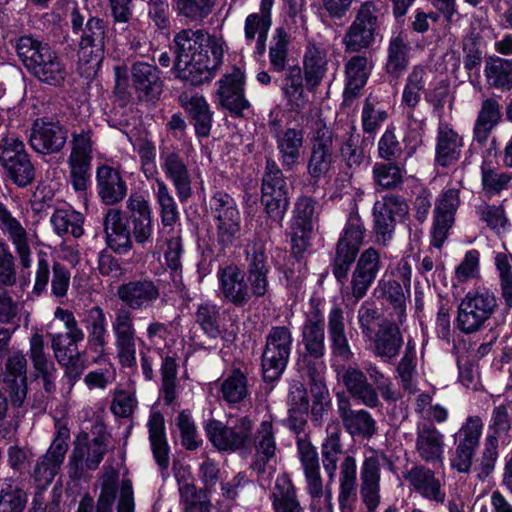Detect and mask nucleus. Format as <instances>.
Masks as SVG:
<instances>
[{
  "label": "nucleus",
  "instance_id": "49",
  "mask_svg": "<svg viewBox=\"0 0 512 512\" xmlns=\"http://www.w3.org/2000/svg\"><path fill=\"white\" fill-rule=\"evenodd\" d=\"M427 70L422 65H415L406 77L402 92V103L415 108L421 100L425 89Z\"/></svg>",
  "mask_w": 512,
  "mask_h": 512
},
{
  "label": "nucleus",
  "instance_id": "32",
  "mask_svg": "<svg viewBox=\"0 0 512 512\" xmlns=\"http://www.w3.org/2000/svg\"><path fill=\"white\" fill-rule=\"evenodd\" d=\"M341 379L350 395L369 408L379 406V396L376 389L368 382L364 372L358 368L349 367L342 375Z\"/></svg>",
  "mask_w": 512,
  "mask_h": 512
},
{
  "label": "nucleus",
  "instance_id": "36",
  "mask_svg": "<svg viewBox=\"0 0 512 512\" xmlns=\"http://www.w3.org/2000/svg\"><path fill=\"white\" fill-rule=\"evenodd\" d=\"M332 163V132L323 127L317 130L308 170L313 177L324 175Z\"/></svg>",
  "mask_w": 512,
  "mask_h": 512
},
{
  "label": "nucleus",
  "instance_id": "27",
  "mask_svg": "<svg viewBox=\"0 0 512 512\" xmlns=\"http://www.w3.org/2000/svg\"><path fill=\"white\" fill-rule=\"evenodd\" d=\"M118 488L119 473L113 468L106 469L101 477V489L96 504L89 494H85L76 512H93L94 507L95 512H112Z\"/></svg>",
  "mask_w": 512,
  "mask_h": 512
},
{
  "label": "nucleus",
  "instance_id": "13",
  "mask_svg": "<svg viewBox=\"0 0 512 512\" xmlns=\"http://www.w3.org/2000/svg\"><path fill=\"white\" fill-rule=\"evenodd\" d=\"M288 359V329L274 327L267 336L262 354V373L265 381L279 379L285 370Z\"/></svg>",
  "mask_w": 512,
  "mask_h": 512
},
{
  "label": "nucleus",
  "instance_id": "19",
  "mask_svg": "<svg viewBox=\"0 0 512 512\" xmlns=\"http://www.w3.org/2000/svg\"><path fill=\"white\" fill-rule=\"evenodd\" d=\"M445 435L431 423H418L416 426L415 453L429 464H442L445 455Z\"/></svg>",
  "mask_w": 512,
  "mask_h": 512
},
{
  "label": "nucleus",
  "instance_id": "40",
  "mask_svg": "<svg viewBox=\"0 0 512 512\" xmlns=\"http://www.w3.org/2000/svg\"><path fill=\"white\" fill-rule=\"evenodd\" d=\"M411 46L402 34L391 37L385 63L386 72L398 78L407 69L410 62Z\"/></svg>",
  "mask_w": 512,
  "mask_h": 512
},
{
  "label": "nucleus",
  "instance_id": "61",
  "mask_svg": "<svg viewBox=\"0 0 512 512\" xmlns=\"http://www.w3.org/2000/svg\"><path fill=\"white\" fill-rule=\"evenodd\" d=\"M498 459V440L494 436H486L481 456L474 468L477 478L480 480L490 476Z\"/></svg>",
  "mask_w": 512,
  "mask_h": 512
},
{
  "label": "nucleus",
  "instance_id": "14",
  "mask_svg": "<svg viewBox=\"0 0 512 512\" xmlns=\"http://www.w3.org/2000/svg\"><path fill=\"white\" fill-rule=\"evenodd\" d=\"M315 205V201L310 197H302L295 203L294 222L290 231V249L298 261L303 257L309 244Z\"/></svg>",
  "mask_w": 512,
  "mask_h": 512
},
{
  "label": "nucleus",
  "instance_id": "64",
  "mask_svg": "<svg viewBox=\"0 0 512 512\" xmlns=\"http://www.w3.org/2000/svg\"><path fill=\"white\" fill-rule=\"evenodd\" d=\"M496 268L499 272L501 295L505 304L512 307V270L511 256L506 252H497L494 257Z\"/></svg>",
  "mask_w": 512,
  "mask_h": 512
},
{
  "label": "nucleus",
  "instance_id": "11",
  "mask_svg": "<svg viewBox=\"0 0 512 512\" xmlns=\"http://www.w3.org/2000/svg\"><path fill=\"white\" fill-rule=\"evenodd\" d=\"M261 201L269 217L282 226L288 207L286 182L283 173L270 161H267V172L263 178Z\"/></svg>",
  "mask_w": 512,
  "mask_h": 512
},
{
  "label": "nucleus",
  "instance_id": "50",
  "mask_svg": "<svg viewBox=\"0 0 512 512\" xmlns=\"http://www.w3.org/2000/svg\"><path fill=\"white\" fill-rule=\"evenodd\" d=\"M27 493L13 484V478L4 479L0 489V512H23L27 504Z\"/></svg>",
  "mask_w": 512,
  "mask_h": 512
},
{
  "label": "nucleus",
  "instance_id": "39",
  "mask_svg": "<svg viewBox=\"0 0 512 512\" xmlns=\"http://www.w3.org/2000/svg\"><path fill=\"white\" fill-rule=\"evenodd\" d=\"M149 440L153 457L162 471L169 467V445L165 434L164 417L160 412L151 413L148 421Z\"/></svg>",
  "mask_w": 512,
  "mask_h": 512
},
{
  "label": "nucleus",
  "instance_id": "3",
  "mask_svg": "<svg viewBox=\"0 0 512 512\" xmlns=\"http://www.w3.org/2000/svg\"><path fill=\"white\" fill-rule=\"evenodd\" d=\"M497 308V297L489 288L471 289L458 304L456 327L464 334L476 333L493 317Z\"/></svg>",
  "mask_w": 512,
  "mask_h": 512
},
{
  "label": "nucleus",
  "instance_id": "43",
  "mask_svg": "<svg viewBox=\"0 0 512 512\" xmlns=\"http://www.w3.org/2000/svg\"><path fill=\"white\" fill-rule=\"evenodd\" d=\"M195 321L203 333L211 339L223 337L226 331L220 308L215 304H200L195 313Z\"/></svg>",
  "mask_w": 512,
  "mask_h": 512
},
{
  "label": "nucleus",
  "instance_id": "29",
  "mask_svg": "<svg viewBox=\"0 0 512 512\" xmlns=\"http://www.w3.org/2000/svg\"><path fill=\"white\" fill-rule=\"evenodd\" d=\"M131 81L140 100L156 99L162 92V81L156 66L136 62L131 67Z\"/></svg>",
  "mask_w": 512,
  "mask_h": 512
},
{
  "label": "nucleus",
  "instance_id": "7",
  "mask_svg": "<svg viewBox=\"0 0 512 512\" xmlns=\"http://www.w3.org/2000/svg\"><path fill=\"white\" fill-rule=\"evenodd\" d=\"M364 236L363 223L358 215H351L336 247V256L332 263V273L337 282L345 285L350 267L362 244Z\"/></svg>",
  "mask_w": 512,
  "mask_h": 512
},
{
  "label": "nucleus",
  "instance_id": "20",
  "mask_svg": "<svg viewBox=\"0 0 512 512\" xmlns=\"http://www.w3.org/2000/svg\"><path fill=\"white\" fill-rule=\"evenodd\" d=\"M160 167L173 184L178 199L186 202L192 197V175L184 157L176 151H165L160 155Z\"/></svg>",
  "mask_w": 512,
  "mask_h": 512
},
{
  "label": "nucleus",
  "instance_id": "42",
  "mask_svg": "<svg viewBox=\"0 0 512 512\" xmlns=\"http://www.w3.org/2000/svg\"><path fill=\"white\" fill-rule=\"evenodd\" d=\"M256 454L251 468L258 474L265 472L266 464L274 456L276 446L272 433V424L263 421L258 430L255 441Z\"/></svg>",
  "mask_w": 512,
  "mask_h": 512
},
{
  "label": "nucleus",
  "instance_id": "6",
  "mask_svg": "<svg viewBox=\"0 0 512 512\" xmlns=\"http://www.w3.org/2000/svg\"><path fill=\"white\" fill-rule=\"evenodd\" d=\"M107 452V438L100 434L89 439L87 433L79 434L73 442L69 456V476L73 480L84 478L88 471L96 470Z\"/></svg>",
  "mask_w": 512,
  "mask_h": 512
},
{
  "label": "nucleus",
  "instance_id": "33",
  "mask_svg": "<svg viewBox=\"0 0 512 512\" xmlns=\"http://www.w3.org/2000/svg\"><path fill=\"white\" fill-rule=\"evenodd\" d=\"M221 292L225 299L236 306H243L250 300V292L244 273L237 266H227L219 272Z\"/></svg>",
  "mask_w": 512,
  "mask_h": 512
},
{
  "label": "nucleus",
  "instance_id": "47",
  "mask_svg": "<svg viewBox=\"0 0 512 512\" xmlns=\"http://www.w3.org/2000/svg\"><path fill=\"white\" fill-rule=\"evenodd\" d=\"M341 454L342 445L339 428L337 425H329L328 437L322 445V462L330 482L335 479L337 463Z\"/></svg>",
  "mask_w": 512,
  "mask_h": 512
},
{
  "label": "nucleus",
  "instance_id": "16",
  "mask_svg": "<svg viewBox=\"0 0 512 512\" xmlns=\"http://www.w3.org/2000/svg\"><path fill=\"white\" fill-rule=\"evenodd\" d=\"M4 383L13 407H22L28 392L27 359L20 350L12 351L5 362Z\"/></svg>",
  "mask_w": 512,
  "mask_h": 512
},
{
  "label": "nucleus",
  "instance_id": "35",
  "mask_svg": "<svg viewBox=\"0 0 512 512\" xmlns=\"http://www.w3.org/2000/svg\"><path fill=\"white\" fill-rule=\"evenodd\" d=\"M463 139L451 127L441 124L438 128L435 161L442 167L454 165L461 156Z\"/></svg>",
  "mask_w": 512,
  "mask_h": 512
},
{
  "label": "nucleus",
  "instance_id": "9",
  "mask_svg": "<svg viewBox=\"0 0 512 512\" xmlns=\"http://www.w3.org/2000/svg\"><path fill=\"white\" fill-rule=\"evenodd\" d=\"M0 162L8 178L18 187H26L35 179V168L18 139H4L0 146Z\"/></svg>",
  "mask_w": 512,
  "mask_h": 512
},
{
  "label": "nucleus",
  "instance_id": "41",
  "mask_svg": "<svg viewBox=\"0 0 512 512\" xmlns=\"http://www.w3.org/2000/svg\"><path fill=\"white\" fill-rule=\"evenodd\" d=\"M372 64L367 57L353 56L345 65L346 87L345 95L355 97L368 80Z\"/></svg>",
  "mask_w": 512,
  "mask_h": 512
},
{
  "label": "nucleus",
  "instance_id": "54",
  "mask_svg": "<svg viewBox=\"0 0 512 512\" xmlns=\"http://www.w3.org/2000/svg\"><path fill=\"white\" fill-rule=\"evenodd\" d=\"M511 181V173L490 167L485 162L481 165V184L486 195H499L503 190L508 189Z\"/></svg>",
  "mask_w": 512,
  "mask_h": 512
},
{
  "label": "nucleus",
  "instance_id": "62",
  "mask_svg": "<svg viewBox=\"0 0 512 512\" xmlns=\"http://www.w3.org/2000/svg\"><path fill=\"white\" fill-rule=\"evenodd\" d=\"M483 427L484 423L480 416H468L455 434L456 443L478 448Z\"/></svg>",
  "mask_w": 512,
  "mask_h": 512
},
{
  "label": "nucleus",
  "instance_id": "25",
  "mask_svg": "<svg viewBox=\"0 0 512 512\" xmlns=\"http://www.w3.org/2000/svg\"><path fill=\"white\" fill-rule=\"evenodd\" d=\"M360 496L369 512L380 504V457L374 451L366 456L360 472Z\"/></svg>",
  "mask_w": 512,
  "mask_h": 512
},
{
  "label": "nucleus",
  "instance_id": "5",
  "mask_svg": "<svg viewBox=\"0 0 512 512\" xmlns=\"http://www.w3.org/2000/svg\"><path fill=\"white\" fill-rule=\"evenodd\" d=\"M208 209L216 221V240L222 249L232 247L241 238V214L235 199L224 191H216Z\"/></svg>",
  "mask_w": 512,
  "mask_h": 512
},
{
  "label": "nucleus",
  "instance_id": "51",
  "mask_svg": "<svg viewBox=\"0 0 512 512\" xmlns=\"http://www.w3.org/2000/svg\"><path fill=\"white\" fill-rule=\"evenodd\" d=\"M178 365L176 359L172 356L163 358L160 373H161V387L160 394L166 405H172L178 392L177 382Z\"/></svg>",
  "mask_w": 512,
  "mask_h": 512
},
{
  "label": "nucleus",
  "instance_id": "52",
  "mask_svg": "<svg viewBox=\"0 0 512 512\" xmlns=\"http://www.w3.org/2000/svg\"><path fill=\"white\" fill-rule=\"evenodd\" d=\"M156 184L155 198L160 207L161 222L165 227L172 226L179 220L178 206L166 183L157 179Z\"/></svg>",
  "mask_w": 512,
  "mask_h": 512
},
{
  "label": "nucleus",
  "instance_id": "46",
  "mask_svg": "<svg viewBox=\"0 0 512 512\" xmlns=\"http://www.w3.org/2000/svg\"><path fill=\"white\" fill-rule=\"evenodd\" d=\"M402 343L399 328L391 323L384 324L376 335L375 353L381 358H394L399 353Z\"/></svg>",
  "mask_w": 512,
  "mask_h": 512
},
{
  "label": "nucleus",
  "instance_id": "22",
  "mask_svg": "<svg viewBox=\"0 0 512 512\" xmlns=\"http://www.w3.org/2000/svg\"><path fill=\"white\" fill-rule=\"evenodd\" d=\"M460 204L459 190H445L437 199L434 209L432 244L441 247L449 229L454 223V216Z\"/></svg>",
  "mask_w": 512,
  "mask_h": 512
},
{
  "label": "nucleus",
  "instance_id": "58",
  "mask_svg": "<svg viewBox=\"0 0 512 512\" xmlns=\"http://www.w3.org/2000/svg\"><path fill=\"white\" fill-rule=\"evenodd\" d=\"M405 170L392 163H375L372 174L374 183L381 189H392L403 182Z\"/></svg>",
  "mask_w": 512,
  "mask_h": 512
},
{
  "label": "nucleus",
  "instance_id": "53",
  "mask_svg": "<svg viewBox=\"0 0 512 512\" xmlns=\"http://www.w3.org/2000/svg\"><path fill=\"white\" fill-rule=\"evenodd\" d=\"M388 113L374 97H367L361 112L362 129L366 134H375L387 120Z\"/></svg>",
  "mask_w": 512,
  "mask_h": 512
},
{
  "label": "nucleus",
  "instance_id": "17",
  "mask_svg": "<svg viewBox=\"0 0 512 512\" xmlns=\"http://www.w3.org/2000/svg\"><path fill=\"white\" fill-rule=\"evenodd\" d=\"M160 295V287L151 279L130 280L117 289L118 298L130 311L153 307Z\"/></svg>",
  "mask_w": 512,
  "mask_h": 512
},
{
  "label": "nucleus",
  "instance_id": "30",
  "mask_svg": "<svg viewBox=\"0 0 512 512\" xmlns=\"http://www.w3.org/2000/svg\"><path fill=\"white\" fill-rule=\"evenodd\" d=\"M405 479L423 498L436 503L445 501L446 493L442 483L431 469L415 465L405 474Z\"/></svg>",
  "mask_w": 512,
  "mask_h": 512
},
{
  "label": "nucleus",
  "instance_id": "10",
  "mask_svg": "<svg viewBox=\"0 0 512 512\" xmlns=\"http://www.w3.org/2000/svg\"><path fill=\"white\" fill-rule=\"evenodd\" d=\"M112 332L118 363L123 368L135 367L137 335L134 317L130 310L120 308L116 311L112 320Z\"/></svg>",
  "mask_w": 512,
  "mask_h": 512
},
{
  "label": "nucleus",
  "instance_id": "37",
  "mask_svg": "<svg viewBox=\"0 0 512 512\" xmlns=\"http://www.w3.org/2000/svg\"><path fill=\"white\" fill-rule=\"evenodd\" d=\"M180 102L193 123L196 134L207 137L211 130L213 114L206 99L199 95H182Z\"/></svg>",
  "mask_w": 512,
  "mask_h": 512
},
{
  "label": "nucleus",
  "instance_id": "18",
  "mask_svg": "<svg viewBox=\"0 0 512 512\" xmlns=\"http://www.w3.org/2000/svg\"><path fill=\"white\" fill-rule=\"evenodd\" d=\"M374 11L375 7L371 2H366L359 8L354 22L344 37V44L348 51L357 52L372 43L377 22Z\"/></svg>",
  "mask_w": 512,
  "mask_h": 512
},
{
  "label": "nucleus",
  "instance_id": "60",
  "mask_svg": "<svg viewBox=\"0 0 512 512\" xmlns=\"http://www.w3.org/2000/svg\"><path fill=\"white\" fill-rule=\"evenodd\" d=\"M374 296L387 300L399 314L405 311V294L401 284L396 280H380L374 289Z\"/></svg>",
  "mask_w": 512,
  "mask_h": 512
},
{
  "label": "nucleus",
  "instance_id": "1",
  "mask_svg": "<svg viewBox=\"0 0 512 512\" xmlns=\"http://www.w3.org/2000/svg\"><path fill=\"white\" fill-rule=\"evenodd\" d=\"M176 77L190 85L213 78L222 64L226 44L222 37L203 30L183 29L174 36Z\"/></svg>",
  "mask_w": 512,
  "mask_h": 512
},
{
  "label": "nucleus",
  "instance_id": "23",
  "mask_svg": "<svg viewBox=\"0 0 512 512\" xmlns=\"http://www.w3.org/2000/svg\"><path fill=\"white\" fill-rule=\"evenodd\" d=\"M103 226L107 244L114 252L126 254L132 249L129 217H125L120 209H108L103 219Z\"/></svg>",
  "mask_w": 512,
  "mask_h": 512
},
{
  "label": "nucleus",
  "instance_id": "4",
  "mask_svg": "<svg viewBox=\"0 0 512 512\" xmlns=\"http://www.w3.org/2000/svg\"><path fill=\"white\" fill-rule=\"evenodd\" d=\"M69 20L72 32L78 36L81 52L87 53L91 60L100 61L104 56L107 39V26L102 18L92 16L86 8L74 5Z\"/></svg>",
  "mask_w": 512,
  "mask_h": 512
},
{
  "label": "nucleus",
  "instance_id": "56",
  "mask_svg": "<svg viewBox=\"0 0 512 512\" xmlns=\"http://www.w3.org/2000/svg\"><path fill=\"white\" fill-rule=\"evenodd\" d=\"M178 16L193 22L202 21L212 11L214 0H172Z\"/></svg>",
  "mask_w": 512,
  "mask_h": 512
},
{
  "label": "nucleus",
  "instance_id": "12",
  "mask_svg": "<svg viewBox=\"0 0 512 512\" xmlns=\"http://www.w3.org/2000/svg\"><path fill=\"white\" fill-rule=\"evenodd\" d=\"M409 207L405 199L394 194L386 195L373 206L374 231L379 242L391 238L397 221L408 215Z\"/></svg>",
  "mask_w": 512,
  "mask_h": 512
},
{
  "label": "nucleus",
  "instance_id": "63",
  "mask_svg": "<svg viewBox=\"0 0 512 512\" xmlns=\"http://www.w3.org/2000/svg\"><path fill=\"white\" fill-rule=\"evenodd\" d=\"M304 472L307 480V489L313 499L312 506L315 507L316 503L323 497L324 508L321 512H332V495L329 491L323 494V484L319 472V465L305 468Z\"/></svg>",
  "mask_w": 512,
  "mask_h": 512
},
{
  "label": "nucleus",
  "instance_id": "45",
  "mask_svg": "<svg viewBox=\"0 0 512 512\" xmlns=\"http://www.w3.org/2000/svg\"><path fill=\"white\" fill-rule=\"evenodd\" d=\"M304 73L309 86H317L326 72V51L317 45H308L304 55Z\"/></svg>",
  "mask_w": 512,
  "mask_h": 512
},
{
  "label": "nucleus",
  "instance_id": "57",
  "mask_svg": "<svg viewBox=\"0 0 512 512\" xmlns=\"http://www.w3.org/2000/svg\"><path fill=\"white\" fill-rule=\"evenodd\" d=\"M397 375L403 389L409 392L416 389V349L411 342L407 343L404 355L397 366Z\"/></svg>",
  "mask_w": 512,
  "mask_h": 512
},
{
  "label": "nucleus",
  "instance_id": "24",
  "mask_svg": "<svg viewBox=\"0 0 512 512\" xmlns=\"http://www.w3.org/2000/svg\"><path fill=\"white\" fill-rule=\"evenodd\" d=\"M127 209L131 239L134 238L140 245L148 243L153 234L151 208L148 201L141 195H131L127 200Z\"/></svg>",
  "mask_w": 512,
  "mask_h": 512
},
{
  "label": "nucleus",
  "instance_id": "15",
  "mask_svg": "<svg viewBox=\"0 0 512 512\" xmlns=\"http://www.w3.org/2000/svg\"><path fill=\"white\" fill-rule=\"evenodd\" d=\"M67 140V130L59 122L38 118L33 122L30 145L38 153L52 154L62 150Z\"/></svg>",
  "mask_w": 512,
  "mask_h": 512
},
{
  "label": "nucleus",
  "instance_id": "2",
  "mask_svg": "<svg viewBox=\"0 0 512 512\" xmlns=\"http://www.w3.org/2000/svg\"><path fill=\"white\" fill-rule=\"evenodd\" d=\"M15 49L24 67L39 81L52 86L64 82L65 66L47 43L31 36H21L16 40Z\"/></svg>",
  "mask_w": 512,
  "mask_h": 512
},
{
  "label": "nucleus",
  "instance_id": "28",
  "mask_svg": "<svg viewBox=\"0 0 512 512\" xmlns=\"http://www.w3.org/2000/svg\"><path fill=\"white\" fill-rule=\"evenodd\" d=\"M337 408L343 426L350 435L364 438H371L374 435L376 422L368 411L353 410L346 397L338 399Z\"/></svg>",
  "mask_w": 512,
  "mask_h": 512
},
{
  "label": "nucleus",
  "instance_id": "38",
  "mask_svg": "<svg viewBox=\"0 0 512 512\" xmlns=\"http://www.w3.org/2000/svg\"><path fill=\"white\" fill-rule=\"evenodd\" d=\"M328 334L334 355L349 360L353 356L345 332L344 311L339 305H334L328 313Z\"/></svg>",
  "mask_w": 512,
  "mask_h": 512
},
{
  "label": "nucleus",
  "instance_id": "8",
  "mask_svg": "<svg viewBox=\"0 0 512 512\" xmlns=\"http://www.w3.org/2000/svg\"><path fill=\"white\" fill-rule=\"evenodd\" d=\"M252 422L247 417H241L224 425L218 420H210L205 426L211 443L220 451H235L243 449L252 441Z\"/></svg>",
  "mask_w": 512,
  "mask_h": 512
},
{
  "label": "nucleus",
  "instance_id": "34",
  "mask_svg": "<svg viewBox=\"0 0 512 512\" xmlns=\"http://www.w3.org/2000/svg\"><path fill=\"white\" fill-rule=\"evenodd\" d=\"M87 330V344L91 350L104 355L107 346V318L100 306H93L87 310L82 319Z\"/></svg>",
  "mask_w": 512,
  "mask_h": 512
},
{
  "label": "nucleus",
  "instance_id": "48",
  "mask_svg": "<svg viewBox=\"0 0 512 512\" xmlns=\"http://www.w3.org/2000/svg\"><path fill=\"white\" fill-rule=\"evenodd\" d=\"M83 222L81 213L68 209H57L51 217L54 230L60 236L69 234L75 238L80 237L84 232Z\"/></svg>",
  "mask_w": 512,
  "mask_h": 512
},
{
  "label": "nucleus",
  "instance_id": "44",
  "mask_svg": "<svg viewBox=\"0 0 512 512\" xmlns=\"http://www.w3.org/2000/svg\"><path fill=\"white\" fill-rule=\"evenodd\" d=\"M484 74L490 86L502 89H512V59L491 57L486 61Z\"/></svg>",
  "mask_w": 512,
  "mask_h": 512
},
{
  "label": "nucleus",
  "instance_id": "21",
  "mask_svg": "<svg viewBox=\"0 0 512 512\" xmlns=\"http://www.w3.org/2000/svg\"><path fill=\"white\" fill-rule=\"evenodd\" d=\"M217 97L221 107L240 116L250 104L244 95V73L233 67L230 73L223 75L218 82Z\"/></svg>",
  "mask_w": 512,
  "mask_h": 512
},
{
  "label": "nucleus",
  "instance_id": "26",
  "mask_svg": "<svg viewBox=\"0 0 512 512\" xmlns=\"http://www.w3.org/2000/svg\"><path fill=\"white\" fill-rule=\"evenodd\" d=\"M0 230L8 236L24 269L31 266V249L28 233L21 223L12 216L7 207L0 202Z\"/></svg>",
  "mask_w": 512,
  "mask_h": 512
},
{
  "label": "nucleus",
  "instance_id": "59",
  "mask_svg": "<svg viewBox=\"0 0 512 512\" xmlns=\"http://www.w3.org/2000/svg\"><path fill=\"white\" fill-rule=\"evenodd\" d=\"M302 342L307 354L313 358L324 355V329L321 323L307 321L303 327Z\"/></svg>",
  "mask_w": 512,
  "mask_h": 512
},
{
  "label": "nucleus",
  "instance_id": "55",
  "mask_svg": "<svg viewBox=\"0 0 512 512\" xmlns=\"http://www.w3.org/2000/svg\"><path fill=\"white\" fill-rule=\"evenodd\" d=\"M222 397L228 403L235 404L243 401L248 395L247 378L239 369L232 370L231 374L221 385Z\"/></svg>",
  "mask_w": 512,
  "mask_h": 512
},
{
  "label": "nucleus",
  "instance_id": "31",
  "mask_svg": "<svg viewBox=\"0 0 512 512\" xmlns=\"http://www.w3.org/2000/svg\"><path fill=\"white\" fill-rule=\"evenodd\" d=\"M98 195L106 205H115L121 202L127 194V185L119 171L102 165L96 173Z\"/></svg>",
  "mask_w": 512,
  "mask_h": 512
}]
</instances>
